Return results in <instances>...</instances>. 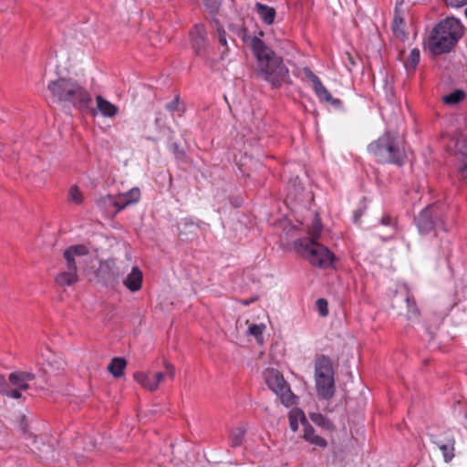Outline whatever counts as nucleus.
<instances>
[{
    "label": "nucleus",
    "mask_w": 467,
    "mask_h": 467,
    "mask_svg": "<svg viewBox=\"0 0 467 467\" xmlns=\"http://www.w3.org/2000/svg\"><path fill=\"white\" fill-rule=\"evenodd\" d=\"M265 379L269 389L279 397L285 406L290 407L296 403V397L291 391L289 385L277 369H266L265 372Z\"/></svg>",
    "instance_id": "6e6552de"
},
{
    "label": "nucleus",
    "mask_w": 467,
    "mask_h": 467,
    "mask_svg": "<svg viewBox=\"0 0 467 467\" xmlns=\"http://www.w3.org/2000/svg\"><path fill=\"white\" fill-rule=\"evenodd\" d=\"M123 285L131 292H137L141 288L142 272L138 266H133L131 272L123 279Z\"/></svg>",
    "instance_id": "dca6fc26"
},
{
    "label": "nucleus",
    "mask_w": 467,
    "mask_h": 467,
    "mask_svg": "<svg viewBox=\"0 0 467 467\" xmlns=\"http://www.w3.org/2000/svg\"><path fill=\"white\" fill-rule=\"evenodd\" d=\"M236 327H239V321H236Z\"/></svg>",
    "instance_id": "3c124183"
},
{
    "label": "nucleus",
    "mask_w": 467,
    "mask_h": 467,
    "mask_svg": "<svg viewBox=\"0 0 467 467\" xmlns=\"http://www.w3.org/2000/svg\"><path fill=\"white\" fill-rule=\"evenodd\" d=\"M244 434H245V430L241 427L236 428L232 431L231 437H232V443H233L234 447H236V446H239L242 444Z\"/></svg>",
    "instance_id": "c756f323"
},
{
    "label": "nucleus",
    "mask_w": 467,
    "mask_h": 467,
    "mask_svg": "<svg viewBox=\"0 0 467 467\" xmlns=\"http://www.w3.org/2000/svg\"><path fill=\"white\" fill-rule=\"evenodd\" d=\"M18 372H13L9 375L8 377V379L10 381L11 384H13L14 386H16L18 389H24V390H26L29 389V385L28 383H26V381H22L20 379H12V377L14 376H18Z\"/></svg>",
    "instance_id": "7c9ffc66"
},
{
    "label": "nucleus",
    "mask_w": 467,
    "mask_h": 467,
    "mask_svg": "<svg viewBox=\"0 0 467 467\" xmlns=\"http://www.w3.org/2000/svg\"><path fill=\"white\" fill-rule=\"evenodd\" d=\"M68 201L76 204H80L83 202V194L77 185L70 187L68 192Z\"/></svg>",
    "instance_id": "bb28decb"
},
{
    "label": "nucleus",
    "mask_w": 467,
    "mask_h": 467,
    "mask_svg": "<svg viewBox=\"0 0 467 467\" xmlns=\"http://www.w3.org/2000/svg\"><path fill=\"white\" fill-rule=\"evenodd\" d=\"M88 247L84 244L67 247L63 253L66 263L65 269L55 276V283L60 287L70 286L78 283V266L75 257L88 255Z\"/></svg>",
    "instance_id": "0eeeda50"
},
{
    "label": "nucleus",
    "mask_w": 467,
    "mask_h": 467,
    "mask_svg": "<svg viewBox=\"0 0 467 467\" xmlns=\"http://www.w3.org/2000/svg\"><path fill=\"white\" fill-rule=\"evenodd\" d=\"M160 121H161V119L160 118H156L155 119V125L159 126Z\"/></svg>",
    "instance_id": "8fccbe9b"
},
{
    "label": "nucleus",
    "mask_w": 467,
    "mask_h": 467,
    "mask_svg": "<svg viewBox=\"0 0 467 467\" xmlns=\"http://www.w3.org/2000/svg\"><path fill=\"white\" fill-rule=\"evenodd\" d=\"M465 99V92L462 89H456L453 92L444 96L442 100L447 105H456Z\"/></svg>",
    "instance_id": "393cba45"
},
{
    "label": "nucleus",
    "mask_w": 467,
    "mask_h": 467,
    "mask_svg": "<svg viewBox=\"0 0 467 467\" xmlns=\"http://www.w3.org/2000/svg\"><path fill=\"white\" fill-rule=\"evenodd\" d=\"M294 248L311 265L320 268L330 266L335 259L334 254L328 248L314 239H296L294 242Z\"/></svg>",
    "instance_id": "39448f33"
},
{
    "label": "nucleus",
    "mask_w": 467,
    "mask_h": 467,
    "mask_svg": "<svg viewBox=\"0 0 467 467\" xmlns=\"http://www.w3.org/2000/svg\"><path fill=\"white\" fill-rule=\"evenodd\" d=\"M163 366L168 371L169 378L172 379L175 376V367L166 359L163 360Z\"/></svg>",
    "instance_id": "4c0bfd02"
},
{
    "label": "nucleus",
    "mask_w": 467,
    "mask_h": 467,
    "mask_svg": "<svg viewBox=\"0 0 467 467\" xmlns=\"http://www.w3.org/2000/svg\"><path fill=\"white\" fill-rule=\"evenodd\" d=\"M451 6L461 7L467 4V0H444Z\"/></svg>",
    "instance_id": "37998d69"
},
{
    "label": "nucleus",
    "mask_w": 467,
    "mask_h": 467,
    "mask_svg": "<svg viewBox=\"0 0 467 467\" xmlns=\"http://www.w3.org/2000/svg\"><path fill=\"white\" fill-rule=\"evenodd\" d=\"M217 33L219 37V42L222 46H226V34L222 26L217 27Z\"/></svg>",
    "instance_id": "a19ab883"
},
{
    "label": "nucleus",
    "mask_w": 467,
    "mask_h": 467,
    "mask_svg": "<svg viewBox=\"0 0 467 467\" xmlns=\"http://www.w3.org/2000/svg\"><path fill=\"white\" fill-rule=\"evenodd\" d=\"M97 109H88L93 116L97 114V109L106 118H112L117 115L119 109L117 106L105 99L102 96L96 97Z\"/></svg>",
    "instance_id": "2eb2a0df"
},
{
    "label": "nucleus",
    "mask_w": 467,
    "mask_h": 467,
    "mask_svg": "<svg viewBox=\"0 0 467 467\" xmlns=\"http://www.w3.org/2000/svg\"><path fill=\"white\" fill-rule=\"evenodd\" d=\"M146 140H152V141H156V139L151 137V136H146Z\"/></svg>",
    "instance_id": "09e8293b"
},
{
    "label": "nucleus",
    "mask_w": 467,
    "mask_h": 467,
    "mask_svg": "<svg viewBox=\"0 0 467 467\" xmlns=\"http://www.w3.org/2000/svg\"><path fill=\"white\" fill-rule=\"evenodd\" d=\"M310 420L317 426L327 430V431H334L335 425L333 422L326 416L321 413H310Z\"/></svg>",
    "instance_id": "412c9836"
},
{
    "label": "nucleus",
    "mask_w": 467,
    "mask_h": 467,
    "mask_svg": "<svg viewBox=\"0 0 467 467\" xmlns=\"http://www.w3.org/2000/svg\"><path fill=\"white\" fill-rule=\"evenodd\" d=\"M19 374L18 376H14L12 379H20L22 381H26V383L28 381H31L35 379L36 376L34 373L26 372V371H17Z\"/></svg>",
    "instance_id": "72a5a7b5"
},
{
    "label": "nucleus",
    "mask_w": 467,
    "mask_h": 467,
    "mask_svg": "<svg viewBox=\"0 0 467 467\" xmlns=\"http://www.w3.org/2000/svg\"><path fill=\"white\" fill-rule=\"evenodd\" d=\"M368 151L383 163L402 166L407 159L404 147L397 132L386 131L368 145Z\"/></svg>",
    "instance_id": "20e7f679"
},
{
    "label": "nucleus",
    "mask_w": 467,
    "mask_h": 467,
    "mask_svg": "<svg viewBox=\"0 0 467 467\" xmlns=\"http://www.w3.org/2000/svg\"><path fill=\"white\" fill-rule=\"evenodd\" d=\"M462 167L460 170L462 179L467 183V151L462 152Z\"/></svg>",
    "instance_id": "f704fd0d"
},
{
    "label": "nucleus",
    "mask_w": 467,
    "mask_h": 467,
    "mask_svg": "<svg viewBox=\"0 0 467 467\" xmlns=\"http://www.w3.org/2000/svg\"><path fill=\"white\" fill-rule=\"evenodd\" d=\"M206 30L203 25L197 24L191 32V45L197 56H202L207 47Z\"/></svg>",
    "instance_id": "ddd939ff"
},
{
    "label": "nucleus",
    "mask_w": 467,
    "mask_h": 467,
    "mask_svg": "<svg viewBox=\"0 0 467 467\" xmlns=\"http://www.w3.org/2000/svg\"><path fill=\"white\" fill-rule=\"evenodd\" d=\"M47 89L56 103L71 106L80 111L90 109L92 103L90 93L72 78L59 77L51 80Z\"/></svg>",
    "instance_id": "f257e3e1"
},
{
    "label": "nucleus",
    "mask_w": 467,
    "mask_h": 467,
    "mask_svg": "<svg viewBox=\"0 0 467 467\" xmlns=\"http://www.w3.org/2000/svg\"><path fill=\"white\" fill-rule=\"evenodd\" d=\"M205 7L211 14H216L221 6L222 0H202Z\"/></svg>",
    "instance_id": "2f4dec72"
},
{
    "label": "nucleus",
    "mask_w": 467,
    "mask_h": 467,
    "mask_svg": "<svg viewBox=\"0 0 467 467\" xmlns=\"http://www.w3.org/2000/svg\"><path fill=\"white\" fill-rule=\"evenodd\" d=\"M253 52L259 61L258 75L270 82L273 87H279L282 83L290 84L291 80L287 67L283 59L276 56L259 37L251 39Z\"/></svg>",
    "instance_id": "f03ea898"
},
{
    "label": "nucleus",
    "mask_w": 467,
    "mask_h": 467,
    "mask_svg": "<svg viewBox=\"0 0 467 467\" xmlns=\"http://www.w3.org/2000/svg\"><path fill=\"white\" fill-rule=\"evenodd\" d=\"M304 71V74L305 76L309 79L311 80V82L313 83V86L317 83L318 81H320V79L318 78V77L309 68V67H304L303 69Z\"/></svg>",
    "instance_id": "e433bc0d"
},
{
    "label": "nucleus",
    "mask_w": 467,
    "mask_h": 467,
    "mask_svg": "<svg viewBox=\"0 0 467 467\" xmlns=\"http://www.w3.org/2000/svg\"><path fill=\"white\" fill-rule=\"evenodd\" d=\"M256 300H258V296H254V297L250 298L249 300H240V303L243 306H248L251 303L255 302Z\"/></svg>",
    "instance_id": "de8ad7c7"
},
{
    "label": "nucleus",
    "mask_w": 467,
    "mask_h": 467,
    "mask_svg": "<svg viewBox=\"0 0 467 467\" xmlns=\"http://www.w3.org/2000/svg\"><path fill=\"white\" fill-rule=\"evenodd\" d=\"M463 35L461 22L450 17L441 21L431 31L428 46L434 55L450 52Z\"/></svg>",
    "instance_id": "7ed1b4c3"
},
{
    "label": "nucleus",
    "mask_w": 467,
    "mask_h": 467,
    "mask_svg": "<svg viewBox=\"0 0 467 467\" xmlns=\"http://www.w3.org/2000/svg\"><path fill=\"white\" fill-rule=\"evenodd\" d=\"M420 62V50L418 48H413L407 59L404 63V66L407 70H414L417 65Z\"/></svg>",
    "instance_id": "a878e982"
},
{
    "label": "nucleus",
    "mask_w": 467,
    "mask_h": 467,
    "mask_svg": "<svg viewBox=\"0 0 467 467\" xmlns=\"http://www.w3.org/2000/svg\"><path fill=\"white\" fill-rule=\"evenodd\" d=\"M405 302L408 309L405 313H400V315L404 317L407 320L418 318L420 311L416 306L414 299L407 296Z\"/></svg>",
    "instance_id": "b1692460"
},
{
    "label": "nucleus",
    "mask_w": 467,
    "mask_h": 467,
    "mask_svg": "<svg viewBox=\"0 0 467 467\" xmlns=\"http://www.w3.org/2000/svg\"><path fill=\"white\" fill-rule=\"evenodd\" d=\"M439 448L442 451L443 458L446 462L452 460L454 457V441H452L451 444L440 445Z\"/></svg>",
    "instance_id": "c85d7f7f"
},
{
    "label": "nucleus",
    "mask_w": 467,
    "mask_h": 467,
    "mask_svg": "<svg viewBox=\"0 0 467 467\" xmlns=\"http://www.w3.org/2000/svg\"><path fill=\"white\" fill-rule=\"evenodd\" d=\"M344 56L347 57L348 61L349 62V64L351 66H355L356 65L354 57H352V55L349 52H345Z\"/></svg>",
    "instance_id": "49530a36"
},
{
    "label": "nucleus",
    "mask_w": 467,
    "mask_h": 467,
    "mask_svg": "<svg viewBox=\"0 0 467 467\" xmlns=\"http://www.w3.org/2000/svg\"><path fill=\"white\" fill-rule=\"evenodd\" d=\"M140 189L134 187L130 189L129 192L123 194H119L117 197H114L112 195H106L104 197H101L97 201V204L104 208L110 206L116 207V212H119L129 204L137 202L140 200Z\"/></svg>",
    "instance_id": "9d476101"
},
{
    "label": "nucleus",
    "mask_w": 467,
    "mask_h": 467,
    "mask_svg": "<svg viewBox=\"0 0 467 467\" xmlns=\"http://www.w3.org/2000/svg\"><path fill=\"white\" fill-rule=\"evenodd\" d=\"M302 422L305 424V430H304V439L310 442L311 444L325 448L327 445V441L319 436L315 434V430L312 426L307 424L306 420L304 415H302Z\"/></svg>",
    "instance_id": "f3484780"
},
{
    "label": "nucleus",
    "mask_w": 467,
    "mask_h": 467,
    "mask_svg": "<svg viewBox=\"0 0 467 467\" xmlns=\"http://www.w3.org/2000/svg\"><path fill=\"white\" fill-rule=\"evenodd\" d=\"M244 324L249 326L247 335L253 336L257 343L263 344V331L265 330V326L264 324H249V320H245Z\"/></svg>",
    "instance_id": "5701e85b"
},
{
    "label": "nucleus",
    "mask_w": 467,
    "mask_h": 467,
    "mask_svg": "<svg viewBox=\"0 0 467 467\" xmlns=\"http://www.w3.org/2000/svg\"><path fill=\"white\" fill-rule=\"evenodd\" d=\"M403 0L396 3L394 10V18L392 22V31L397 38L404 40L407 38V34L404 31V14L405 10L402 8Z\"/></svg>",
    "instance_id": "4468645a"
},
{
    "label": "nucleus",
    "mask_w": 467,
    "mask_h": 467,
    "mask_svg": "<svg viewBox=\"0 0 467 467\" xmlns=\"http://www.w3.org/2000/svg\"><path fill=\"white\" fill-rule=\"evenodd\" d=\"M8 384L3 375L0 374V393L4 394L7 391Z\"/></svg>",
    "instance_id": "c03bdc74"
},
{
    "label": "nucleus",
    "mask_w": 467,
    "mask_h": 467,
    "mask_svg": "<svg viewBox=\"0 0 467 467\" xmlns=\"http://www.w3.org/2000/svg\"><path fill=\"white\" fill-rule=\"evenodd\" d=\"M133 378L136 382H138L142 388L148 389L149 391L153 392L157 390V385L152 383L148 374L145 372L137 371L134 373Z\"/></svg>",
    "instance_id": "4be33fe9"
},
{
    "label": "nucleus",
    "mask_w": 467,
    "mask_h": 467,
    "mask_svg": "<svg viewBox=\"0 0 467 467\" xmlns=\"http://www.w3.org/2000/svg\"><path fill=\"white\" fill-rule=\"evenodd\" d=\"M436 205H429L420 212L416 218L417 226L421 233H428L435 226V218L438 216L436 213Z\"/></svg>",
    "instance_id": "f8f14e48"
},
{
    "label": "nucleus",
    "mask_w": 467,
    "mask_h": 467,
    "mask_svg": "<svg viewBox=\"0 0 467 467\" xmlns=\"http://www.w3.org/2000/svg\"><path fill=\"white\" fill-rule=\"evenodd\" d=\"M300 413H290L289 415V426L290 429L296 432L298 430V415Z\"/></svg>",
    "instance_id": "c9c22d12"
},
{
    "label": "nucleus",
    "mask_w": 467,
    "mask_h": 467,
    "mask_svg": "<svg viewBox=\"0 0 467 467\" xmlns=\"http://www.w3.org/2000/svg\"><path fill=\"white\" fill-rule=\"evenodd\" d=\"M126 366L127 361L124 358H113L108 365V370L114 378H119L124 374Z\"/></svg>",
    "instance_id": "aec40b11"
},
{
    "label": "nucleus",
    "mask_w": 467,
    "mask_h": 467,
    "mask_svg": "<svg viewBox=\"0 0 467 467\" xmlns=\"http://www.w3.org/2000/svg\"><path fill=\"white\" fill-rule=\"evenodd\" d=\"M164 377L165 375L162 372H156L154 374L155 380L152 381V383H155L157 385V389L159 388V384L163 381Z\"/></svg>",
    "instance_id": "a18cd8bd"
},
{
    "label": "nucleus",
    "mask_w": 467,
    "mask_h": 467,
    "mask_svg": "<svg viewBox=\"0 0 467 467\" xmlns=\"http://www.w3.org/2000/svg\"><path fill=\"white\" fill-rule=\"evenodd\" d=\"M376 233L384 242L392 239L398 233L397 219L389 214L383 215L379 221V224L376 226Z\"/></svg>",
    "instance_id": "9b49d317"
},
{
    "label": "nucleus",
    "mask_w": 467,
    "mask_h": 467,
    "mask_svg": "<svg viewBox=\"0 0 467 467\" xmlns=\"http://www.w3.org/2000/svg\"><path fill=\"white\" fill-rule=\"evenodd\" d=\"M254 8L261 20L267 26L274 23L276 12L274 7L268 6L262 3H255Z\"/></svg>",
    "instance_id": "a211bd4d"
},
{
    "label": "nucleus",
    "mask_w": 467,
    "mask_h": 467,
    "mask_svg": "<svg viewBox=\"0 0 467 467\" xmlns=\"http://www.w3.org/2000/svg\"><path fill=\"white\" fill-rule=\"evenodd\" d=\"M129 265L125 266H118L115 259L100 260L99 265L95 271L98 282L106 286H116L119 279L128 271Z\"/></svg>",
    "instance_id": "1a4fd4ad"
},
{
    "label": "nucleus",
    "mask_w": 467,
    "mask_h": 467,
    "mask_svg": "<svg viewBox=\"0 0 467 467\" xmlns=\"http://www.w3.org/2000/svg\"><path fill=\"white\" fill-rule=\"evenodd\" d=\"M317 308L321 317H326L328 314L327 301L324 298H319L316 302Z\"/></svg>",
    "instance_id": "473e14b6"
},
{
    "label": "nucleus",
    "mask_w": 467,
    "mask_h": 467,
    "mask_svg": "<svg viewBox=\"0 0 467 467\" xmlns=\"http://www.w3.org/2000/svg\"><path fill=\"white\" fill-rule=\"evenodd\" d=\"M179 102H180V97L176 96L172 101L166 104V109L170 111H175L178 109Z\"/></svg>",
    "instance_id": "58836bf2"
},
{
    "label": "nucleus",
    "mask_w": 467,
    "mask_h": 467,
    "mask_svg": "<svg viewBox=\"0 0 467 467\" xmlns=\"http://www.w3.org/2000/svg\"><path fill=\"white\" fill-rule=\"evenodd\" d=\"M322 231V223L320 219L316 216L313 220L312 227L309 230V237L307 239H314V241H317V239L320 236Z\"/></svg>",
    "instance_id": "cd10ccee"
},
{
    "label": "nucleus",
    "mask_w": 467,
    "mask_h": 467,
    "mask_svg": "<svg viewBox=\"0 0 467 467\" xmlns=\"http://www.w3.org/2000/svg\"><path fill=\"white\" fill-rule=\"evenodd\" d=\"M313 89L315 93L317 94V98L321 101H325L327 103H330L331 105L335 107H339L341 102L337 99H334L332 95L329 93V91L325 88V86L322 84L321 81H318L313 86Z\"/></svg>",
    "instance_id": "6ab92c4d"
},
{
    "label": "nucleus",
    "mask_w": 467,
    "mask_h": 467,
    "mask_svg": "<svg viewBox=\"0 0 467 467\" xmlns=\"http://www.w3.org/2000/svg\"><path fill=\"white\" fill-rule=\"evenodd\" d=\"M315 380L318 397L330 400L335 394V380L332 361L328 357L321 355L316 358Z\"/></svg>",
    "instance_id": "423d86ee"
},
{
    "label": "nucleus",
    "mask_w": 467,
    "mask_h": 467,
    "mask_svg": "<svg viewBox=\"0 0 467 467\" xmlns=\"http://www.w3.org/2000/svg\"><path fill=\"white\" fill-rule=\"evenodd\" d=\"M172 151L177 159H182L185 156L183 150H181L177 143L172 144Z\"/></svg>",
    "instance_id": "79ce46f5"
},
{
    "label": "nucleus",
    "mask_w": 467,
    "mask_h": 467,
    "mask_svg": "<svg viewBox=\"0 0 467 467\" xmlns=\"http://www.w3.org/2000/svg\"><path fill=\"white\" fill-rule=\"evenodd\" d=\"M7 397H11L14 399H20L22 398V393L20 392V389H9V387L7 388V391L4 393Z\"/></svg>",
    "instance_id": "ea45409f"
}]
</instances>
